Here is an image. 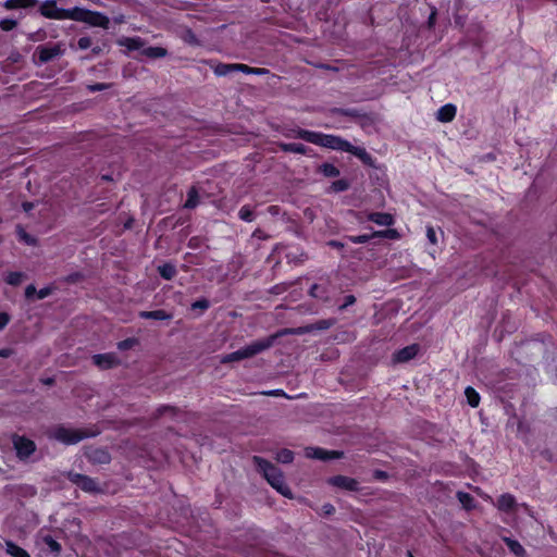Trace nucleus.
Segmentation results:
<instances>
[{"label": "nucleus", "instance_id": "obj_1", "mask_svg": "<svg viewBox=\"0 0 557 557\" xmlns=\"http://www.w3.org/2000/svg\"><path fill=\"white\" fill-rule=\"evenodd\" d=\"M285 136L288 138H300L320 147L349 152L366 163L371 160L370 154L366 151L364 148L354 146L339 136L301 128L289 129L287 133H285Z\"/></svg>", "mask_w": 557, "mask_h": 557}, {"label": "nucleus", "instance_id": "obj_2", "mask_svg": "<svg viewBox=\"0 0 557 557\" xmlns=\"http://www.w3.org/2000/svg\"><path fill=\"white\" fill-rule=\"evenodd\" d=\"M289 333H293V334H300L301 332L300 331H293V330H285L281 333H277V334H274L270 337H267V338H262V339H258V341H255L252 342L251 344L247 345L246 347L242 348V349H238L234 352H231V354H227V355H224L222 358H221V362L222 363H227V362H234V361H239V360H243V359H247V358H251L267 349H269L270 347L273 346L275 339L282 335V334H289Z\"/></svg>", "mask_w": 557, "mask_h": 557}, {"label": "nucleus", "instance_id": "obj_3", "mask_svg": "<svg viewBox=\"0 0 557 557\" xmlns=\"http://www.w3.org/2000/svg\"><path fill=\"white\" fill-rule=\"evenodd\" d=\"M252 460L255 466L273 488L285 497H293L292 491L285 483L283 473L277 467L258 456H255Z\"/></svg>", "mask_w": 557, "mask_h": 557}, {"label": "nucleus", "instance_id": "obj_4", "mask_svg": "<svg viewBox=\"0 0 557 557\" xmlns=\"http://www.w3.org/2000/svg\"><path fill=\"white\" fill-rule=\"evenodd\" d=\"M72 21L86 23L94 27L109 28L110 20L101 12L87 10L84 8H73Z\"/></svg>", "mask_w": 557, "mask_h": 557}, {"label": "nucleus", "instance_id": "obj_5", "mask_svg": "<svg viewBox=\"0 0 557 557\" xmlns=\"http://www.w3.org/2000/svg\"><path fill=\"white\" fill-rule=\"evenodd\" d=\"M92 434H88L87 432L79 430V429H72V428H65L60 426L54 430L53 437L58 440L61 443H64L66 445L76 444L79 441L91 436Z\"/></svg>", "mask_w": 557, "mask_h": 557}, {"label": "nucleus", "instance_id": "obj_6", "mask_svg": "<svg viewBox=\"0 0 557 557\" xmlns=\"http://www.w3.org/2000/svg\"><path fill=\"white\" fill-rule=\"evenodd\" d=\"M40 13L47 18L53 20H72L73 8L72 9H61L58 8L55 1L47 0L41 3Z\"/></svg>", "mask_w": 557, "mask_h": 557}, {"label": "nucleus", "instance_id": "obj_7", "mask_svg": "<svg viewBox=\"0 0 557 557\" xmlns=\"http://www.w3.org/2000/svg\"><path fill=\"white\" fill-rule=\"evenodd\" d=\"M12 442L20 459L28 458L36 450L35 443L25 436L13 435Z\"/></svg>", "mask_w": 557, "mask_h": 557}, {"label": "nucleus", "instance_id": "obj_8", "mask_svg": "<svg viewBox=\"0 0 557 557\" xmlns=\"http://www.w3.org/2000/svg\"><path fill=\"white\" fill-rule=\"evenodd\" d=\"M63 49L60 44L42 45L36 48V55L38 57L40 63H47L55 57L61 55Z\"/></svg>", "mask_w": 557, "mask_h": 557}, {"label": "nucleus", "instance_id": "obj_9", "mask_svg": "<svg viewBox=\"0 0 557 557\" xmlns=\"http://www.w3.org/2000/svg\"><path fill=\"white\" fill-rule=\"evenodd\" d=\"M67 478L71 482L79 486L83 491L95 492L98 490L97 482L84 474L70 472L67 474Z\"/></svg>", "mask_w": 557, "mask_h": 557}, {"label": "nucleus", "instance_id": "obj_10", "mask_svg": "<svg viewBox=\"0 0 557 557\" xmlns=\"http://www.w3.org/2000/svg\"><path fill=\"white\" fill-rule=\"evenodd\" d=\"M343 456V453L336 451V450H325L323 448L319 447H308L306 448V457L311 459H319V460H330V459H337Z\"/></svg>", "mask_w": 557, "mask_h": 557}, {"label": "nucleus", "instance_id": "obj_11", "mask_svg": "<svg viewBox=\"0 0 557 557\" xmlns=\"http://www.w3.org/2000/svg\"><path fill=\"white\" fill-rule=\"evenodd\" d=\"M329 482H330V484H332L336 487L347 490V491H357L358 485H359L357 480L349 478V476H345V475L333 476L329 480Z\"/></svg>", "mask_w": 557, "mask_h": 557}, {"label": "nucleus", "instance_id": "obj_12", "mask_svg": "<svg viewBox=\"0 0 557 557\" xmlns=\"http://www.w3.org/2000/svg\"><path fill=\"white\" fill-rule=\"evenodd\" d=\"M418 351H419V346L418 345L407 346V347L398 350L394 355V361L395 362H406V361H409V360H411L412 358H414L417 356Z\"/></svg>", "mask_w": 557, "mask_h": 557}, {"label": "nucleus", "instance_id": "obj_13", "mask_svg": "<svg viewBox=\"0 0 557 557\" xmlns=\"http://www.w3.org/2000/svg\"><path fill=\"white\" fill-rule=\"evenodd\" d=\"M94 363L101 369L112 368L117 363V360L112 354H100L92 357Z\"/></svg>", "mask_w": 557, "mask_h": 557}, {"label": "nucleus", "instance_id": "obj_14", "mask_svg": "<svg viewBox=\"0 0 557 557\" xmlns=\"http://www.w3.org/2000/svg\"><path fill=\"white\" fill-rule=\"evenodd\" d=\"M457 109L454 104H445L441 107L436 112V119L440 122L448 123L454 120L456 115Z\"/></svg>", "mask_w": 557, "mask_h": 557}, {"label": "nucleus", "instance_id": "obj_15", "mask_svg": "<svg viewBox=\"0 0 557 557\" xmlns=\"http://www.w3.org/2000/svg\"><path fill=\"white\" fill-rule=\"evenodd\" d=\"M368 220L382 226H391L394 224V218L389 213L373 212L368 215Z\"/></svg>", "mask_w": 557, "mask_h": 557}, {"label": "nucleus", "instance_id": "obj_16", "mask_svg": "<svg viewBox=\"0 0 557 557\" xmlns=\"http://www.w3.org/2000/svg\"><path fill=\"white\" fill-rule=\"evenodd\" d=\"M38 0H7L2 7L7 10L26 9L36 5Z\"/></svg>", "mask_w": 557, "mask_h": 557}, {"label": "nucleus", "instance_id": "obj_17", "mask_svg": "<svg viewBox=\"0 0 557 557\" xmlns=\"http://www.w3.org/2000/svg\"><path fill=\"white\" fill-rule=\"evenodd\" d=\"M496 506L502 511H511L516 506V499L511 494H503L497 499Z\"/></svg>", "mask_w": 557, "mask_h": 557}, {"label": "nucleus", "instance_id": "obj_18", "mask_svg": "<svg viewBox=\"0 0 557 557\" xmlns=\"http://www.w3.org/2000/svg\"><path fill=\"white\" fill-rule=\"evenodd\" d=\"M280 148L285 152H293L299 154L308 153V148L305 145L298 143H282L280 144Z\"/></svg>", "mask_w": 557, "mask_h": 557}, {"label": "nucleus", "instance_id": "obj_19", "mask_svg": "<svg viewBox=\"0 0 557 557\" xmlns=\"http://www.w3.org/2000/svg\"><path fill=\"white\" fill-rule=\"evenodd\" d=\"M139 317L143 319H153V320H170V319H172V314L168 313L164 310L140 311Z\"/></svg>", "mask_w": 557, "mask_h": 557}, {"label": "nucleus", "instance_id": "obj_20", "mask_svg": "<svg viewBox=\"0 0 557 557\" xmlns=\"http://www.w3.org/2000/svg\"><path fill=\"white\" fill-rule=\"evenodd\" d=\"M119 45L128 50H138L144 47V41L139 37H126L119 40Z\"/></svg>", "mask_w": 557, "mask_h": 557}, {"label": "nucleus", "instance_id": "obj_21", "mask_svg": "<svg viewBox=\"0 0 557 557\" xmlns=\"http://www.w3.org/2000/svg\"><path fill=\"white\" fill-rule=\"evenodd\" d=\"M5 552L12 557H30L24 548L11 541L5 542Z\"/></svg>", "mask_w": 557, "mask_h": 557}, {"label": "nucleus", "instance_id": "obj_22", "mask_svg": "<svg viewBox=\"0 0 557 557\" xmlns=\"http://www.w3.org/2000/svg\"><path fill=\"white\" fill-rule=\"evenodd\" d=\"M199 205V195L196 187H191L187 194V200L184 205L187 209H194Z\"/></svg>", "mask_w": 557, "mask_h": 557}, {"label": "nucleus", "instance_id": "obj_23", "mask_svg": "<svg viewBox=\"0 0 557 557\" xmlns=\"http://www.w3.org/2000/svg\"><path fill=\"white\" fill-rule=\"evenodd\" d=\"M143 54L148 58L158 59L165 57L166 50L162 47H148L143 50Z\"/></svg>", "mask_w": 557, "mask_h": 557}, {"label": "nucleus", "instance_id": "obj_24", "mask_svg": "<svg viewBox=\"0 0 557 557\" xmlns=\"http://www.w3.org/2000/svg\"><path fill=\"white\" fill-rule=\"evenodd\" d=\"M465 395L467 397V400H468V404L471 406V407H478L479 406V403H480V395L478 394V392L472 388L471 386H468L465 391Z\"/></svg>", "mask_w": 557, "mask_h": 557}, {"label": "nucleus", "instance_id": "obj_25", "mask_svg": "<svg viewBox=\"0 0 557 557\" xmlns=\"http://www.w3.org/2000/svg\"><path fill=\"white\" fill-rule=\"evenodd\" d=\"M160 275L165 280H171L176 274V269L172 264H163L158 268Z\"/></svg>", "mask_w": 557, "mask_h": 557}, {"label": "nucleus", "instance_id": "obj_26", "mask_svg": "<svg viewBox=\"0 0 557 557\" xmlns=\"http://www.w3.org/2000/svg\"><path fill=\"white\" fill-rule=\"evenodd\" d=\"M320 172L326 177H336L339 175V170L331 163H323L320 166Z\"/></svg>", "mask_w": 557, "mask_h": 557}, {"label": "nucleus", "instance_id": "obj_27", "mask_svg": "<svg viewBox=\"0 0 557 557\" xmlns=\"http://www.w3.org/2000/svg\"><path fill=\"white\" fill-rule=\"evenodd\" d=\"M213 72L218 76H226L227 74L235 72L234 64L219 63L214 66Z\"/></svg>", "mask_w": 557, "mask_h": 557}, {"label": "nucleus", "instance_id": "obj_28", "mask_svg": "<svg viewBox=\"0 0 557 557\" xmlns=\"http://www.w3.org/2000/svg\"><path fill=\"white\" fill-rule=\"evenodd\" d=\"M238 216L245 222H252L255 220L253 210L249 206H243L238 211Z\"/></svg>", "mask_w": 557, "mask_h": 557}, {"label": "nucleus", "instance_id": "obj_29", "mask_svg": "<svg viewBox=\"0 0 557 557\" xmlns=\"http://www.w3.org/2000/svg\"><path fill=\"white\" fill-rule=\"evenodd\" d=\"M276 460L282 463H289L294 460V453L289 449H282L276 454Z\"/></svg>", "mask_w": 557, "mask_h": 557}, {"label": "nucleus", "instance_id": "obj_30", "mask_svg": "<svg viewBox=\"0 0 557 557\" xmlns=\"http://www.w3.org/2000/svg\"><path fill=\"white\" fill-rule=\"evenodd\" d=\"M457 497L465 508L470 509L473 507V498L470 494L465 492H458Z\"/></svg>", "mask_w": 557, "mask_h": 557}, {"label": "nucleus", "instance_id": "obj_31", "mask_svg": "<svg viewBox=\"0 0 557 557\" xmlns=\"http://www.w3.org/2000/svg\"><path fill=\"white\" fill-rule=\"evenodd\" d=\"M23 277H24V275H23L22 272H10L5 276V282L9 285L16 286V285H18L22 282Z\"/></svg>", "mask_w": 557, "mask_h": 557}, {"label": "nucleus", "instance_id": "obj_32", "mask_svg": "<svg viewBox=\"0 0 557 557\" xmlns=\"http://www.w3.org/2000/svg\"><path fill=\"white\" fill-rule=\"evenodd\" d=\"M505 541L512 553H515L517 556L523 555L524 549L520 545V543H518L517 541L510 540V539H505Z\"/></svg>", "mask_w": 557, "mask_h": 557}, {"label": "nucleus", "instance_id": "obj_33", "mask_svg": "<svg viewBox=\"0 0 557 557\" xmlns=\"http://www.w3.org/2000/svg\"><path fill=\"white\" fill-rule=\"evenodd\" d=\"M375 235H374V232L370 235H358V236H350L349 237V240L354 244H364V243H368L370 239L374 238Z\"/></svg>", "mask_w": 557, "mask_h": 557}, {"label": "nucleus", "instance_id": "obj_34", "mask_svg": "<svg viewBox=\"0 0 557 557\" xmlns=\"http://www.w3.org/2000/svg\"><path fill=\"white\" fill-rule=\"evenodd\" d=\"M44 541L51 552L59 553L61 550V545L51 536H45Z\"/></svg>", "mask_w": 557, "mask_h": 557}, {"label": "nucleus", "instance_id": "obj_35", "mask_svg": "<svg viewBox=\"0 0 557 557\" xmlns=\"http://www.w3.org/2000/svg\"><path fill=\"white\" fill-rule=\"evenodd\" d=\"M16 26V21L12 18H3L0 21V28L4 32L12 30Z\"/></svg>", "mask_w": 557, "mask_h": 557}, {"label": "nucleus", "instance_id": "obj_36", "mask_svg": "<svg viewBox=\"0 0 557 557\" xmlns=\"http://www.w3.org/2000/svg\"><path fill=\"white\" fill-rule=\"evenodd\" d=\"M348 186L349 185H348L347 181L338 180V181H335L332 183L331 188H332V190L338 193V191H344V190L348 189Z\"/></svg>", "mask_w": 557, "mask_h": 557}, {"label": "nucleus", "instance_id": "obj_37", "mask_svg": "<svg viewBox=\"0 0 557 557\" xmlns=\"http://www.w3.org/2000/svg\"><path fill=\"white\" fill-rule=\"evenodd\" d=\"M375 237H388V238H397L398 233L395 230H386V231H377L374 232Z\"/></svg>", "mask_w": 557, "mask_h": 557}, {"label": "nucleus", "instance_id": "obj_38", "mask_svg": "<svg viewBox=\"0 0 557 557\" xmlns=\"http://www.w3.org/2000/svg\"><path fill=\"white\" fill-rule=\"evenodd\" d=\"M17 235H18L20 239L25 242L26 244H28V245L35 244V239L30 235H28L22 227L17 228Z\"/></svg>", "mask_w": 557, "mask_h": 557}, {"label": "nucleus", "instance_id": "obj_39", "mask_svg": "<svg viewBox=\"0 0 557 557\" xmlns=\"http://www.w3.org/2000/svg\"><path fill=\"white\" fill-rule=\"evenodd\" d=\"M426 237L431 244L435 245L437 243L436 233L432 226L426 227Z\"/></svg>", "mask_w": 557, "mask_h": 557}, {"label": "nucleus", "instance_id": "obj_40", "mask_svg": "<svg viewBox=\"0 0 557 557\" xmlns=\"http://www.w3.org/2000/svg\"><path fill=\"white\" fill-rule=\"evenodd\" d=\"M77 45L83 50L88 49L91 46V39L89 37H81Z\"/></svg>", "mask_w": 557, "mask_h": 557}, {"label": "nucleus", "instance_id": "obj_41", "mask_svg": "<svg viewBox=\"0 0 557 557\" xmlns=\"http://www.w3.org/2000/svg\"><path fill=\"white\" fill-rule=\"evenodd\" d=\"M234 69L235 71H239V72H243L245 74H251L252 73V67L246 65V64H234Z\"/></svg>", "mask_w": 557, "mask_h": 557}, {"label": "nucleus", "instance_id": "obj_42", "mask_svg": "<svg viewBox=\"0 0 557 557\" xmlns=\"http://www.w3.org/2000/svg\"><path fill=\"white\" fill-rule=\"evenodd\" d=\"M10 322V315L5 312H0V330H3Z\"/></svg>", "mask_w": 557, "mask_h": 557}, {"label": "nucleus", "instance_id": "obj_43", "mask_svg": "<svg viewBox=\"0 0 557 557\" xmlns=\"http://www.w3.org/2000/svg\"><path fill=\"white\" fill-rule=\"evenodd\" d=\"M134 339H125V341H122L117 344V347L119 349L121 350H126L128 348H131L133 345H134Z\"/></svg>", "mask_w": 557, "mask_h": 557}, {"label": "nucleus", "instance_id": "obj_44", "mask_svg": "<svg viewBox=\"0 0 557 557\" xmlns=\"http://www.w3.org/2000/svg\"><path fill=\"white\" fill-rule=\"evenodd\" d=\"M51 292H52L51 287L41 288L37 292V298L44 299V298L48 297L51 294Z\"/></svg>", "mask_w": 557, "mask_h": 557}, {"label": "nucleus", "instance_id": "obj_45", "mask_svg": "<svg viewBox=\"0 0 557 557\" xmlns=\"http://www.w3.org/2000/svg\"><path fill=\"white\" fill-rule=\"evenodd\" d=\"M355 301H356L355 296H352V295H348V296L345 298V302H344L342 306H339V310H344V309H345V308H347L348 306L354 305V304H355Z\"/></svg>", "mask_w": 557, "mask_h": 557}, {"label": "nucleus", "instance_id": "obj_46", "mask_svg": "<svg viewBox=\"0 0 557 557\" xmlns=\"http://www.w3.org/2000/svg\"><path fill=\"white\" fill-rule=\"evenodd\" d=\"M107 88H108V85L107 84H101V83L88 86V89L90 91H100V90H104Z\"/></svg>", "mask_w": 557, "mask_h": 557}, {"label": "nucleus", "instance_id": "obj_47", "mask_svg": "<svg viewBox=\"0 0 557 557\" xmlns=\"http://www.w3.org/2000/svg\"><path fill=\"white\" fill-rule=\"evenodd\" d=\"M322 512L326 516L333 515L335 512V508L331 504H324L322 506Z\"/></svg>", "mask_w": 557, "mask_h": 557}, {"label": "nucleus", "instance_id": "obj_48", "mask_svg": "<svg viewBox=\"0 0 557 557\" xmlns=\"http://www.w3.org/2000/svg\"><path fill=\"white\" fill-rule=\"evenodd\" d=\"M37 295V289L34 285H28L25 289V296L26 298H32L34 295Z\"/></svg>", "mask_w": 557, "mask_h": 557}, {"label": "nucleus", "instance_id": "obj_49", "mask_svg": "<svg viewBox=\"0 0 557 557\" xmlns=\"http://www.w3.org/2000/svg\"><path fill=\"white\" fill-rule=\"evenodd\" d=\"M209 307V302L206 299L197 300L193 304V308L207 309Z\"/></svg>", "mask_w": 557, "mask_h": 557}, {"label": "nucleus", "instance_id": "obj_50", "mask_svg": "<svg viewBox=\"0 0 557 557\" xmlns=\"http://www.w3.org/2000/svg\"><path fill=\"white\" fill-rule=\"evenodd\" d=\"M310 294L311 296L315 297V298H320L322 297L321 294H320V286L319 285H313L310 289Z\"/></svg>", "mask_w": 557, "mask_h": 557}, {"label": "nucleus", "instance_id": "obj_51", "mask_svg": "<svg viewBox=\"0 0 557 557\" xmlns=\"http://www.w3.org/2000/svg\"><path fill=\"white\" fill-rule=\"evenodd\" d=\"M12 354H13V350L10 348L0 349V357H2V358H8V357L12 356Z\"/></svg>", "mask_w": 557, "mask_h": 557}, {"label": "nucleus", "instance_id": "obj_52", "mask_svg": "<svg viewBox=\"0 0 557 557\" xmlns=\"http://www.w3.org/2000/svg\"><path fill=\"white\" fill-rule=\"evenodd\" d=\"M262 394L263 395H269V396H278V395H283V391H281V389H273V391L263 392Z\"/></svg>", "mask_w": 557, "mask_h": 557}, {"label": "nucleus", "instance_id": "obj_53", "mask_svg": "<svg viewBox=\"0 0 557 557\" xmlns=\"http://www.w3.org/2000/svg\"><path fill=\"white\" fill-rule=\"evenodd\" d=\"M267 73H268V70H265V69L252 67V73L251 74L263 75V74H267Z\"/></svg>", "mask_w": 557, "mask_h": 557}, {"label": "nucleus", "instance_id": "obj_54", "mask_svg": "<svg viewBox=\"0 0 557 557\" xmlns=\"http://www.w3.org/2000/svg\"><path fill=\"white\" fill-rule=\"evenodd\" d=\"M33 208H34V203H33V202H24V203H23V209H24L26 212L30 211Z\"/></svg>", "mask_w": 557, "mask_h": 557}, {"label": "nucleus", "instance_id": "obj_55", "mask_svg": "<svg viewBox=\"0 0 557 557\" xmlns=\"http://www.w3.org/2000/svg\"><path fill=\"white\" fill-rule=\"evenodd\" d=\"M99 453H100V455H101V456H100V458H99V461H101V462H106V461H108V460H109V456H108V454H107V453H104V451H99Z\"/></svg>", "mask_w": 557, "mask_h": 557}, {"label": "nucleus", "instance_id": "obj_56", "mask_svg": "<svg viewBox=\"0 0 557 557\" xmlns=\"http://www.w3.org/2000/svg\"><path fill=\"white\" fill-rule=\"evenodd\" d=\"M435 11H433L429 17V26L432 27L434 25V22H435Z\"/></svg>", "mask_w": 557, "mask_h": 557}, {"label": "nucleus", "instance_id": "obj_57", "mask_svg": "<svg viewBox=\"0 0 557 557\" xmlns=\"http://www.w3.org/2000/svg\"><path fill=\"white\" fill-rule=\"evenodd\" d=\"M331 245L334 247H342L343 245L337 242H331Z\"/></svg>", "mask_w": 557, "mask_h": 557}, {"label": "nucleus", "instance_id": "obj_58", "mask_svg": "<svg viewBox=\"0 0 557 557\" xmlns=\"http://www.w3.org/2000/svg\"><path fill=\"white\" fill-rule=\"evenodd\" d=\"M116 22H119V23L123 22V16L117 17V18H116Z\"/></svg>", "mask_w": 557, "mask_h": 557}, {"label": "nucleus", "instance_id": "obj_59", "mask_svg": "<svg viewBox=\"0 0 557 557\" xmlns=\"http://www.w3.org/2000/svg\"><path fill=\"white\" fill-rule=\"evenodd\" d=\"M91 1H92L94 3H96V4H100V3H101V2H100V0H91Z\"/></svg>", "mask_w": 557, "mask_h": 557}, {"label": "nucleus", "instance_id": "obj_60", "mask_svg": "<svg viewBox=\"0 0 557 557\" xmlns=\"http://www.w3.org/2000/svg\"><path fill=\"white\" fill-rule=\"evenodd\" d=\"M407 555H408V557H414V556L411 554V552H408V554H407Z\"/></svg>", "mask_w": 557, "mask_h": 557}]
</instances>
